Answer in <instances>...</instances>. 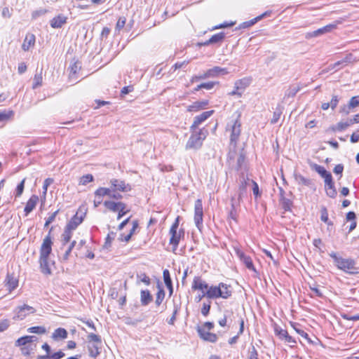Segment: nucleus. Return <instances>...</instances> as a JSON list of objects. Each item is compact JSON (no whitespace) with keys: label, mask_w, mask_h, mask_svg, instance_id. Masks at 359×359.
<instances>
[{"label":"nucleus","mask_w":359,"mask_h":359,"mask_svg":"<svg viewBox=\"0 0 359 359\" xmlns=\"http://www.w3.org/2000/svg\"><path fill=\"white\" fill-rule=\"evenodd\" d=\"M53 242L50 233L43 240L40 248L39 264L41 271L45 275H50L51 270L48 263V257L52 252Z\"/></svg>","instance_id":"1"},{"label":"nucleus","mask_w":359,"mask_h":359,"mask_svg":"<svg viewBox=\"0 0 359 359\" xmlns=\"http://www.w3.org/2000/svg\"><path fill=\"white\" fill-rule=\"evenodd\" d=\"M330 256L333 258L334 264L340 270L349 274H355L358 273L356 262L352 259H344L338 257L336 253L332 252Z\"/></svg>","instance_id":"2"},{"label":"nucleus","mask_w":359,"mask_h":359,"mask_svg":"<svg viewBox=\"0 0 359 359\" xmlns=\"http://www.w3.org/2000/svg\"><path fill=\"white\" fill-rule=\"evenodd\" d=\"M208 134V130L205 128L200 129L198 131L194 130L187 141L186 148L197 149L202 146L203 141Z\"/></svg>","instance_id":"3"},{"label":"nucleus","mask_w":359,"mask_h":359,"mask_svg":"<svg viewBox=\"0 0 359 359\" xmlns=\"http://www.w3.org/2000/svg\"><path fill=\"white\" fill-rule=\"evenodd\" d=\"M36 311L35 309L27 304L19 306L15 308L14 312L15 316H13L14 320H23L29 314L34 313Z\"/></svg>","instance_id":"4"},{"label":"nucleus","mask_w":359,"mask_h":359,"mask_svg":"<svg viewBox=\"0 0 359 359\" xmlns=\"http://www.w3.org/2000/svg\"><path fill=\"white\" fill-rule=\"evenodd\" d=\"M342 23L341 20H337L333 23L329 24L323 27L319 28L316 31H313L311 33L307 34L308 37H316L320 35H323L324 34L332 32L333 29H336L337 26Z\"/></svg>","instance_id":"5"},{"label":"nucleus","mask_w":359,"mask_h":359,"mask_svg":"<svg viewBox=\"0 0 359 359\" xmlns=\"http://www.w3.org/2000/svg\"><path fill=\"white\" fill-rule=\"evenodd\" d=\"M251 180L247 175L244 174V172H241L239 178V187H238V203H239L240 200L243 196L246 194V189L248 185L251 182Z\"/></svg>","instance_id":"6"},{"label":"nucleus","mask_w":359,"mask_h":359,"mask_svg":"<svg viewBox=\"0 0 359 359\" xmlns=\"http://www.w3.org/2000/svg\"><path fill=\"white\" fill-rule=\"evenodd\" d=\"M194 222L197 226V228L200 230L201 226H202L203 222V204L202 201L201 199H197L195 202V206H194Z\"/></svg>","instance_id":"7"},{"label":"nucleus","mask_w":359,"mask_h":359,"mask_svg":"<svg viewBox=\"0 0 359 359\" xmlns=\"http://www.w3.org/2000/svg\"><path fill=\"white\" fill-rule=\"evenodd\" d=\"M214 113L213 110L204 111L202 114H201L198 116H196L194 118V122L192 125L190 127V130L192 133H194V130H196L198 126L202 123L203 121H205L206 119H208L212 114Z\"/></svg>","instance_id":"8"},{"label":"nucleus","mask_w":359,"mask_h":359,"mask_svg":"<svg viewBox=\"0 0 359 359\" xmlns=\"http://www.w3.org/2000/svg\"><path fill=\"white\" fill-rule=\"evenodd\" d=\"M240 115H238V118L232 121L230 127L231 130V142H236L241 134V123L239 120Z\"/></svg>","instance_id":"9"},{"label":"nucleus","mask_w":359,"mask_h":359,"mask_svg":"<svg viewBox=\"0 0 359 359\" xmlns=\"http://www.w3.org/2000/svg\"><path fill=\"white\" fill-rule=\"evenodd\" d=\"M85 215V212H80L79 211H77L75 215L67 224L65 227L72 231L75 230L78 226L82 223Z\"/></svg>","instance_id":"10"},{"label":"nucleus","mask_w":359,"mask_h":359,"mask_svg":"<svg viewBox=\"0 0 359 359\" xmlns=\"http://www.w3.org/2000/svg\"><path fill=\"white\" fill-rule=\"evenodd\" d=\"M110 184H111V188L113 191H129L131 190V187L129 184H126L124 181L117 180V179H111L110 180Z\"/></svg>","instance_id":"11"},{"label":"nucleus","mask_w":359,"mask_h":359,"mask_svg":"<svg viewBox=\"0 0 359 359\" xmlns=\"http://www.w3.org/2000/svg\"><path fill=\"white\" fill-rule=\"evenodd\" d=\"M197 332L198 333L199 337L203 339L204 341L214 343L217 340V336L216 334L210 332L208 330H205L204 328L201 327H197Z\"/></svg>","instance_id":"12"},{"label":"nucleus","mask_w":359,"mask_h":359,"mask_svg":"<svg viewBox=\"0 0 359 359\" xmlns=\"http://www.w3.org/2000/svg\"><path fill=\"white\" fill-rule=\"evenodd\" d=\"M276 334L282 340H285L288 343L296 344V340L288 334L287 331L276 326L274 329Z\"/></svg>","instance_id":"13"},{"label":"nucleus","mask_w":359,"mask_h":359,"mask_svg":"<svg viewBox=\"0 0 359 359\" xmlns=\"http://www.w3.org/2000/svg\"><path fill=\"white\" fill-rule=\"evenodd\" d=\"M236 161V163L235 165H231L233 168H234L237 171H239L242 169H245V154L244 153L243 149L239 151V154L238 156H237Z\"/></svg>","instance_id":"14"},{"label":"nucleus","mask_w":359,"mask_h":359,"mask_svg":"<svg viewBox=\"0 0 359 359\" xmlns=\"http://www.w3.org/2000/svg\"><path fill=\"white\" fill-rule=\"evenodd\" d=\"M170 234L171 236L170 238V244L173 245L172 251L174 252L177 250L181 236L184 235V231L180 230V231L177 232L175 230H170Z\"/></svg>","instance_id":"15"},{"label":"nucleus","mask_w":359,"mask_h":359,"mask_svg":"<svg viewBox=\"0 0 359 359\" xmlns=\"http://www.w3.org/2000/svg\"><path fill=\"white\" fill-rule=\"evenodd\" d=\"M208 284L202 280L198 276H195L193 280L191 288L193 290H201L202 292L207 291Z\"/></svg>","instance_id":"16"},{"label":"nucleus","mask_w":359,"mask_h":359,"mask_svg":"<svg viewBox=\"0 0 359 359\" xmlns=\"http://www.w3.org/2000/svg\"><path fill=\"white\" fill-rule=\"evenodd\" d=\"M225 37V34L224 32H219L216 34L212 35L208 40L205 41L203 43H198V46H209L210 44L221 43Z\"/></svg>","instance_id":"17"},{"label":"nucleus","mask_w":359,"mask_h":359,"mask_svg":"<svg viewBox=\"0 0 359 359\" xmlns=\"http://www.w3.org/2000/svg\"><path fill=\"white\" fill-rule=\"evenodd\" d=\"M67 18L65 15H58L50 20V24L53 28L57 29L62 27L67 22Z\"/></svg>","instance_id":"18"},{"label":"nucleus","mask_w":359,"mask_h":359,"mask_svg":"<svg viewBox=\"0 0 359 359\" xmlns=\"http://www.w3.org/2000/svg\"><path fill=\"white\" fill-rule=\"evenodd\" d=\"M206 297L208 299L219 298L221 294L219 286H209L207 291H205Z\"/></svg>","instance_id":"19"},{"label":"nucleus","mask_w":359,"mask_h":359,"mask_svg":"<svg viewBox=\"0 0 359 359\" xmlns=\"http://www.w3.org/2000/svg\"><path fill=\"white\" fill-rule=\"evenodd\" d=\"M39 201V198L37 196L33 195L27 201L24 211L25 212V215H27L30 213L36 207V205Z\"/></svg>","instance_id":"20"},{"label":"nucleus","mask_w":359,"mask_h":359,"mask_svg":"<svg viewBox=\"0 0 359 359\" xmlns=\"http://www.w3.org/2000/svg\"><path fill=\"white\" fill-rule=\"evenodd\" d=\"M153 300V297L148 290H143L140 292V302L142 306H147Z\"/></svg>","instance_id":"21"},{"label":"nucleus","mask_w":359,"mask_h":359,"mask_svg":"<svg viewBox=\"0 0 359 359\" xmlns=\"http://www.w3.org/2000/svg\"><path fill=\"white\" fill-rule=\"evenodd\" d=\"M35 43V36L32 34H28L26 35L24 42L22 45V48L27 51L31 46H33Z\"/></svg>","instance_id":"22"},{"label":"nucleus","mask_w":359,"mask_h":359,"mask_svg":"<svg viewBox=\"0 0 359 359\" xmlns=\"http://www.w3.org/2000/svg\"><path fill=\"white\" fill-rule=\"evenodd\" d=\"M68 333L65 328L59 327L55 330L52 334V338L57 341L58 339H65L67 337Z\"/></svg>","instance_id":"23"},{"label":"nucleus","mask_w":359,"mask_h":359,"mask_svg":"<svg viewBox=\"0 0 359 359\" xmlns=\"http://www.w3.org/2000/svg\"><path fill=\"white\" fill-rule=\"evenodd\" d=\"M218 286H219V288L220 289V292L222 294L220 296L221 298L227 299L231 296L232 292H231V290H230V288H231L230 285H226L224 283H219Z\"/></svg>","instance_id":"24"},{"label":"nucleus","mask_w":359,"mask_h":359,"mask_svg":"<svg viewBox=\"0 0 359 359\" xmlns=\"http://www.w3.org/2000/svg\"><path fill=\"white\" fill-rule=\"evenodd\" d=\"M325 189L327 196L332 198H334L337 196V192L333 180L330 183L325 184Z\"/></svg>","instance_id":"25"},{"label":"nucleus","mask_w":359,"mask_h":359,"mask_svg":"<svg viewBox=\"0 0 359 359\" xmlns=\"http://www.w3.org/2000/svg\"><path fill=\"white\" fill-rule=\"evenodd\" d=\"M65 354L62 351H59L57 352L46 354L43 355H38L36 359H61L65 357Z\"/></svg>","instance_id":"26"},{"label":"nucleus","mask_w":359,"mask_h":359,"mask_svg":"<svg viewBox=\"0 0 359 359\" xmlns=\"http://www.w3.org/2000/svg\"><path fill=\"white\" fill-rule=\"evenodd\" d=\"M294 180L296 182H297L299 184H302L306 187H310L312 184V180L305 178L304 176H302L300 174L294 173Z\"/></svg>","instance_id":"27"},{"label":"nucleus","mask_w":359,"mask_h":359,"mask_svg":"<svg viewBox=\"0 0 359 359\" xmlns=\"http://www.w3.org/2000/svg\"><path fill=\"white\" fill-rule=\"evenodd\" d=\"M356 215L354 212L350 211L346 214V219L347 221H351V223L349 226L348 232L352 231L355 229L357 223L355 222Z\"/></svg>","instance_id":"28"},{"label":"nucleus","mask_w":359,"mask_h":359,"mask_svg":"<svg viewBox=\"0 0 359 359\" xmlns=\"http://www.w3.org/2000/svg\"><path fill=\"white\" fill-rule=\"evenodd\" d=\"M122 202H114L111 201H105L104 205L109 210L112 212H117L119 207L121 206Z\"/></svg>","instance_id":"29"},{"label":"nucleus","mask_w":359,"mask_h":359,"mask_svg":"<svg viewBox=\"0 0 359 359\" xmlns=\"http://www.w3.org/2000/svg\"><path fill=\"white\" fill-rule=\"evenodd\" d=\"M163 276L165 285L170 290V294H171L172 293V280L170 276V272L168 269H165L163 272Z\"/></svg>","instance_id":"30"},{"label":"nucleus","mask_w":359,"mask_h":359,"mask_svg":"<svg viewBox=\"0 0 359 359\" xmlns=\"http://www.w3.org/2000/svg\"><path fill=\"white\" fill-rule=\"evenodd\" d=\"M72 230L65 227V230H64V232L62 233V236H61V241H62V245H66L67 243H68L70 240H71V238L72 236Z\"/></svg>","instance_id":"31"},{"label":"nucleus","mask_w":359,"mask_h":359,"mask_svg":"<svg viewBox=\"0 0 359 359\" xmlns=\"http://www.w3.org/2000/svg\"><path fill=\"white\" fill-rule=\"evenodd\" d=\"M18 280L15 278L14 277L10 276L9 274L7 275V283L6 285L8 287V289L10 292L13 290L18 287Z\"/></svg>","instance_id":"32"},{"label":"nucleus","mask_w":359,"mask_h":359,"mask_svg":"<svg viewBox=\"0 0 359 359\" xmlns=\"http://www.w3.org/2000/svg\"><path fill=\"white\" fill-rule=\"evenodd\" d=\"M268 14H269V12H265L263 14L256 17L255 18H254V19H252L251 20H249V21H247V22H244L242 24L241 27L243 28H247V27H251L252 25H255L257 22H258L259 20H262L264 16H266Z\"/></svg>","instance_id":"33"},{"label":"nucleus","mask_w":359,"mask_h":359,"mask_svg":"<svg viewBox=\"0 0 359 359\" xmlns=\"http://www.w3.org/2000/svg\"><path fill=\"white\" fill-rule=\"evenodd\" d=\"M112 191H113L112 188L109 189V188L100 187L99 189H97L95 191V194L96 197H99V198H101L104 196H108L110 197V195H111Z\"/></svg>","instance_id":"34"},{"label":"nucleus","mask_w":359,"mask_h":359,"mask_svg":"<svg viewBox=\"0 0 359 359\" xmlns=\"http://www.w3.org/2000/svg\"><path fill=\"white\" fill-rule=\"evenodd\" d=\"M250 85V80L248 79H243L236 81L235 88L240 89L243 93L246 87Z\"/></svg>","instance_id":"35"},{"label":"nucleus","mask_w":359,"mask_h":359,"mask_svg":"<svg viewBox=\"0 0 359 359\" xmlns=\"http://www.w3.org/2000/svg\"><path fill=\"white\" fill-rule=\"evenodd\" d=\"M292 326L293 327L294 330L297 332V333H298L301 337H302L304 339H305L308 341V343H309V344L313 343V341L309 337L308 334L306 332H305L303 330H302L299 327V325L292 324Z\"/></svg>","instance_id":"36"},{"label":"nucleus","mask_w":359,"mask_h":359,"mask_svg":"<svg viewBox=\"0 0 359 359\" xmlns=\"http://www.w3.org/2000/svg\"><path fill=\"white\" fill-rule=\"evenodd\" d=\"M312 168L318 172L323 178L330 173L323 166L318 164H313Z\"/></svg>","instance_id":"37"},{"label":"nucleus","mask_w":359,"mask_h":359,"mask_svg":"<svg viewBox=\"0 0 359 359\" xmlns=\"http://www.w3.org/2000/svg\"><path fill=\"white\" fill-rule=\"evenodd\" d=\"M299 86H292L285 91V97H293L296 95L297 92L299 90Z\"/></svg>","instance_id":"38"},{"label":"nucleus","mask_w":359,"mask_h":359,"mask_svg":"<svg viewBox=\"0 0 359 359\" xmlns=\"http://www.w3.org/2000/svg\"><path fill=\"white\" fill-rule=\"evenodd\" d=\"M27 332L29 333L43 334L46 332V330L43 326H34L29 327Z\"/></svg>","instance_id":"39"},{"label":"nucleus","mask_w":359,"mask_h":359,"mask_svg":"<svg viewBox=\"0 0 359 359\" xmlns=\"http://www.w3.org/2000/svg\"><path fill=\"white\" fill-rule=\"evenodd\" d=\"M100 347L98 344H93L92 346H88L89 355L93 358H96L100 353Z\"/></svg>","instance_id":"40"},{"label":"nucleus","mask_w":359,"mask_h":359,"mask_svg":"<svg viewBox=\"0 0 359 359\" xmlns=\"http://www.w3.org/2000/svg\"><path fill=\"white\" fill-rule=\"evenodd\" d=\"M348 127V124L345 123V122H339L336 126H332L330 129L335 131H343L346 130Z\"/></svg>","instance_id":"41"},{"label":"nucleus","mask_w":359,"mask_h":359,"mask_svg":"<svg viewBox=\"0 0 359 359\" xmlns=\"http://www.w3.org/2000/svg\"><path fill=\"white\" fill-rule=\"evenodd\" d=\"M42 69H41V72L39 74H36L34 78V83H33V88H36L37 87L41 86L42 84Z\"/></svg>","instance_id":"42"},{"label":"nucleus","mask_w":359,"mask_h":359,"mask_svg":"<svg viewBox=\"0 0 359 359\" xmlns=\"http://www.w3.org/2000/svg\"><path fill=\"white\" fill-rule=\"evenodd\" d=\"M165 297V291L163 289H159L156 294L155 304L156 306H160Z\"/></svg>","instance_id":"43"},{"label":"nucleus","mask_w":359,"mask_h":359,"mask_svg":"<svg viewBox=\"0 0 359 359\" xmlns=\"http://www.w3.org/2000/svg\"><path fill=\"white\" fill-rule=\"evenodd\" d=\"M242 262H243V264L245 265V266L248 269L252 270V271H255V269L253 263H252V260L250 258V257L246 255L243 259Z\"/></svg>","instance_id":"44"},{"label":"nucleus","mask_w":359,"mask_h":359,"mask_svg":"<svg viewBox=\"0 0 359 359\" xmlns=\"http://www.w3.org/2000/svg\"><path fill=\"white\" fill-rule=\"evenodd\" d=\"M238 154H239V151L238 152L235 149H233V150L231 149L229 151V152L228 154L227 159H228V162L230 165H231L232 161L233 162L236 160L237 156H238Z\"/></svg>","instance_id":"45"},{"label":"nucleus","mask_w":359,"mask_h":359,"mask_svg":"<svg viewBox=\"0 0 359 359\" xmlns=\"http://www.w3.org/2000/svg\"><path fill=\"white\" fill-rule=\"evenodd\" d=\"M93 176L91 174H87L80 178L79 184L86 185L88 183L93 181Z\"/></svg>","instance_id":"46"},{"label":"nucleus","mask_w":359,"mask_h":359,"mask_svg":"<svg viewBox=\"0 0 359 359\" xmlns=\"http://www.w3.org/2000/svg\"><path fill=\"white\" fill-rule=\"evenodd\" d=\"M121 206L119 207L118 210L117 212H118V216H117V219L119 220L121 219V218L122 217H123L125 215H126L129 210H126V205L124 203H121Z\"/></svg>","instance_id":"47"},{"label":"nucleus","mask_w":359,"mask_h":359,"mask_svg":"<svg viewBox=\"0 0 359 359\" xmlns=\"http://www.w3.org/2000/svg\"><path fill=\"white\" fill-rule=\"evenodd\" d=\"M88 339L90 342H95V344H101L102 343L101 337L99 335L93 333H90L88 335Z\"/></svg>","instance_id":"48"},{"label":"nucleus","mask_w":359,"mask_h":359,"mask_svg":"<svg viewBox=\"0 0 359 359\" xmlns=\"http://www.w3.org/2000/svg\"><path fill=\"white\" fill-rule=\"evenodd\" d=\"M210 304L211 302L210 301H208V302H203V307L201 309V313L204 316H207L209 314L211 307Z\"/></svg>","instance_id":"49"},{"label":"nucleus","mask_w":359,"mask_h":359,"mask_svg":"<svg viewBox=\"0 0 359 359\" xmlns=\"http://www.w3.org/2000/svg\"><path fill=\"white\" fill-rule=\"evenodd\" d=\"M25 179H23L21 182L17 186L16 190H15V196L19 197L22 195L24 187H25Z\"/></svg>","instance_id":"50"},{"label":"nucleus","mask_w":359,"mask_h":359,"mask_svg":"<svg viewBox=\"0 0 359 359\" xmlns=\"http://www.w3.org/2000/svg\"><path fill=\"white\" fill-rule=\"evenodd\" d=\"M209 72H211L212 76H215V75H217L219 73H227L226 69H223L219 67H215L214 68L209 69Z\"/></svg>","instance_id":"51"},{"label":"nucleus","mask_w":359,"mask_h":359,"mask_svg":"<svg viewBox=\"0 0 359 359\" xmlns=\"http://www.w3.org/2000/svg\"><path fill=\"white\" fill-rule=\"evenodd\" d=\"M281 200L283 208L285 209V210H289L290 209V207L292 205V201H290L288 198H286L285 197H283Z\"/></svg>","instance_id":"52"},{"label":"nucleus","mask_w":359,"mask_h":359,"mask_svg":"<svg viewBox=\"0 0 359 359\" xmlns=\"http://www.w3.org/2000/svg\"><path fill=\"white\" fill-rule=\"evenodd\" d=\"M29 344L27 336L22 337L15 341V346H22Z\"/></svg>","instance_id":"53"},{"label":"nucleus","mask_w":359,"mask_h":359,"mask_svg":"<svg viewBox=\"0 0 359 359\" xmlns=\"http://www.w3.org/2000/svg\"><path fill=\"white\" fill-rule=\"evenodd\" d=\"M76 241H73L70 245H69L67 250L65 251L64 255H63V259L64 260H67L68 258H69V256L72 250V249L75 247L76 245Z\"/></svg>","instance_id":"54"},{"label":"nucleus","mask_w":359,"mask_h":359,"mask_svg":"<svg viewBox=\"0 0 359 359\" xmlns=\"http://www.w3.org/2000/svg\"><path fill=\"white\" fill-rule=\"evenodd\" d=\"M115 233L111 231V233H108L106 239H105V242H104V248H108L111 246V241L112 240L114 239V236Z\"/></svg>","instance_id":"55"},{"label":"nucleus","mask_w":359,"mask_h":359,"mask_svg":"<svg viewBox=\"0 0 359 359\" xmlns=\"http://www.w3.org/2000/svg\"><path fill=\"white\" fill-rule=\"evenodd\" d=\"M348 104L352 109L359 106V95L352 97L348 102Z\"/></svg>","instance_id":"56"},{"label":"nucleus","mask_w":359,"mask_h":359,"mask_svg":"<svg viewBox=\"0 0 359 359\" xmlns=\"http://www.w3.org/2000/svg\"><path fill=\"white\" fill-rule=\"evenodd\" d=\"M320 219L323 222H324L325 223V222H328V220L329 218H328V212H327V210L325 207H323L320 210Z\"/></svg>","instance_id":"57"},{"label":"nucleus","mask_w":359,"mask_h":359,"mask_svg":"<svg viewBox=\"0 0 359 359\" xmlns=\"http://www.w3.org/2000/svg\"><path fill=\"white\" fill-rule=\"evenodd\" d=\"M210 76H212L211 72H209V70H208L205 73H204L202 75L194 76L191 79V82H194L195 81H198V80H200V79H206V78H208V77H210Z\"/></svg>","instance_id":"58"},{"label":"nucleus","mask_w":359,"mask_h":359,"mask_svg":"<svg viewBox=\"0 0 359 359\" xmlns=\"http://www.w3.org/2000/svg\"><path fill=\"white\" fill-rule=\"evenodd\" d=\"M53 182V180L52 178H47L45 180L43 185V195L46 194L48 187Z\"/></svg>","instance_id":"59"},{"label":"nucleus","mask_w":359,"mask_h":359,"mask_svg":"<svg viewBox=\"0 0 359 359\" xmlns=\"http://www.w3.org/2000/svg\"><path fill=\"white\" fill-rule=\"evenodd\" d=\"M341 317L344 319L348 320H353V321L359 320V314L354 315V316H350L348 313H341Z\"/></svg>","instance_id":"60"},{"label":"nucleus","mask_w":359,"mask_h":359,"mask_svg":"<svg viewBox=\"0 0 359 359\" xmlns=\"http://www.w3.org/2000/svg\"><path fill=\"white\" fill-rule=\"evenodd\" d=\"M248 359H258V353L254 346H252L251 350L249 351Z\"/></svg>","instance_id":"61"},{"label":"nucleus","mask_w":359,"mask_h":359,"mask_svg":"<svg viewBox=\"0 0 359 359\" xmlns=\"http://www.w3.org/2000/svg\"><path fill=\"white\" fill-rule=\"evenodd\" d=\"M137 278L140 279L141 282L144 283L147 285H149L151 283L149 278L145 273L137 275Z\"/></svg>","instance_id":"62"},{"label":"nucleus","mask_w":359,"mask_h":359,"mask_svg":"<svg viewBox=\"0 0 359 359\" xmlns=\"http://www.w3.org/2000/svg\"><path fill=\"white\" fill-rule=\"evenodd\" d=\"M341 60L344 64H348L355 61V60L352 53H348Z\"/></svg>","instance_id":"63"},{"label":"nucleus","mask_w":359,"mask_h":359,"mask_svg":"<svg viewBox=\"0 0 359 359\" xmlns=\"http://www.w3.org/2000/svg\"><path fill=\"white\" fill-rule=\"evenodd\" d=\"M9 320L7 319L0 321V332H4L9 327Z\"/></svg>","instance_id":"64"}]
</instances>
